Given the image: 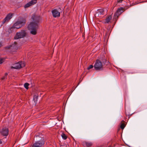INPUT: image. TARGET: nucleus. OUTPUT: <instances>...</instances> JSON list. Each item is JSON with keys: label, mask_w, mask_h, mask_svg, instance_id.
Here are the masks:
<instances>
[{"label": "nucleus", "mask_w": 147, "mask_h": 147, "mask_svg": "<svg viewBox=\"0 0 147 147\" xmlns=\"http://www.w3.org/2000/svg\"><path fill=\"white\" fill-rule=\"evenodd\" d=\"M32 22L28 26V29L30 31V33L34 35L37 34L40 21V17L33 15L31 18Z\"/></svg>", "instance_id": "nucleus-1"}, {"label": "nucleus", "mask_w": 147, "mask_h": 147, "mask_svg": "<svg viewBox=\"0 0 147 147\" xmlns=\"http://www.w3.org/2000/svg\"><path fill=\"white\" fill-rule=\"evenodd\" d=\"M26 23L25 19L21 18L19 20L14 24V26L16 29H19L24 26Z\"/></svg>", "instance_id": "nucleus-2"}, {"label": "nucleus", "mask_w": 147, "mask_h": 147, "mask_svg": "<svg viewBox=\"0 0 147 147\" xmlns=\"http://www.w3.org/2000/svg\"><path fill=\"white\" fill-rule=\"evenodd\" d=\"M94 67L96 70L100 71L103 69V65L102 62L99 59L96 61L94 66Z\"/></svg>", "instance_id": "nucleus-3"}, {"label": "nucleus", "mask_w": 147, "mask_h": 147, "mask_svg": "<svg viewBox=\"0 0 147 147\" xmlns=\"http://www.w3.org/2000/svg\"><path fill=\"white\" fill-rule=\"evenodd\" d=\"M26 33L25 30H22L20 32L16 33L14 37L15 39L20 38L26 36Z\"/></svg>", "instance_id": "nucleus-4"}, {"label": "nucleus", "mask_w": 147, "mask_h": 147, "mask_svg": "<svg viewBox=\"0 0 147 147\" xmlns=\"http://www.w3.org/2000/svg\"><path fill=\"white\" fill-rule=\"evenodd\" d=\"M45 144L44 139L43 138H41L39 141H36L33 144L32 147H41Z\"/></svg>", "instance_id": "nucleus-5"}, {"label": "nucleus", "mask_w": 147, "mask_h": 147, "mask_svg": "<svg viewBox=\"0 0 147 147\" xmlns=\"http://www.w3.org/2000/svg\"><path fill=\"white\" fill-rule=\"evenodd\" d=\"M25 65V64L24 62L21 61L15 63L12 66V68L19 69L24 67Z\"/></svg>", "instance_id": "nucleus-6"}, {"label": "nucleus", "mask_w": 147, "mask_h": 147, "mask_svg": "<svg viewBox=\"0 0 147 147\" xmlns=\"http://www.w3.org/2000/svg\"><path fill=\"white\" fill-rule=\"evenodd\" d=\"M123 8L122 7H120L118 8L116 12L114 14L113 18L116 20L118 16L123 12Z\"/></svg>", "instance_id": "nucleus-7"}, {"label": "nucleus", "mask_w": 147, "mask_h": 147, "mask_svg": "<svg viewBox=\"0 0 147 147\" xmlns=\"http://www.w3.org/2000/svg\"><path fill=\"white\" fill-rule=\"evenodd\" d=\"M53 16L54 18L59 17L60 16V13L59 11L57 9H54L51 11Z\"/></svg>", "instance_id": "nucleus-8"}, {"label": "nucleus", "mask_w": 147, "mask_h": 147, "mask_svg": "<svg viewBox=\"0 0 147 147\" xmlns=\"http://www.w3.org/2000/svg\"><path fill=\"white\" fill-rule=\"evenodd\" d=\"M0 132L3 136H7L8 134L9 130L8 128H4L0 131Z\"/></svg>", "instance_id": "nucleus-9"}, {"label": "nucleus", "mask_w": 147, "mask_h": 147, "mask_svg": "<svg viewBox=\"0 0 147 147\" xmlns=\"http://www.w3.org/2000/svg\"><path fill=\"white\" fill-rule=\"evenodd\" d=\"M105 10L103 9H100L97 11L96 16L98 15L99 17H101V15H103L105 14Z\"/></svg>", "instance_id": "nucleus-10"}, {"label": "nucleus", "mask_w": 147, "mask_h": 147, "mask_svg": "<svg viewBox=\"0 0 147 147\" xmlns=\"http://www.w3.org/2000/svg\"><path fill=\"white\" fill-rule=\"evenodd\" d=\"M12 17V15L11 14H9L5 17V18L2 21V23L4 24L6 22L8 21Z\"/></svg>", "instance_id": "nucleus-11"}, {"label": "nucleus", "mask_w": 147, "mask_h": 147, "mask_svg": "<svg viewBox=\"0 0 147 147\" xmlns=\"http://www.w3.org/2000/svg\"><path fill=\"white\" fill-rule=\"evenodd\" d=\"M112 17L111 16H107L106 18L103 21V23L104 24L108 23L109 22H110V21L111 20Z\"/></svg>", "instance_id": "nucleus-12"}, {"label": "nucleus", "mask_w": 147, "mask_h": 147, "mask_svg": "<svg viewBox=\"0 0 147 147\" xmlns=\"http://www.w3.org/2000/svg\"><path fill=\"white\" fill-rule=\"evenodd\" d=\"M8 48H11V49H14L15 50H17L18 48L17 44L16 42H15L14 44L11 45L10 47H8Z\"/></svg>", "instance_id": "nucleus-13"}, {"label": "nucleus", "mask_w": 147, "mask_h": 147, "mask_svg": "<svg viewBox=\"0 0 147 147\" xmlns=\"http://www.w3.org/2000/svg\"><path fill=\"white\" fill-rule=\"evenodd\" d=\"M16 28H15V26H14L11 27L10 28H9L8 30V32L9 33H11Z\"/></svg>", "instance_id": "nucleus-14"}, {"label": "nucleus", "mask_w": 147, "mask_h": 147, "mask_svg": "<svg viewBox=\"0 0 147 147\" xmlns=\"http://www.w3.org/2000/svg\"><path fill=\"white\" fill-rule=\"evenodd\" d=\"M85 144L87 147H90L92 146V143L91 142H86Z\"/></svg>", "instance_id": "nucleus-15"}, {"label": "nucleus", "mask_w": 147, "mask_h": 147, "mask_svg": "<svg viewBox=\"0 0 147 147\" xmlns=\"http://www.w3.org/2000/svg\"><path fill=\"white\" fill-rule=\"evenodd\" d=\"M31 6L36 4L37 2V0H32L29 2Z\"/></svg>", "instance_id": "nucleus-16"}, {"label": "nucleus", "mask_w": 147, "mask_h": 147, "mask_svg": "<svg viewBox=\"0 0 147 147\" xmlns=\"http://www.w3.org/2000/svg\"><path fill=\"white\" fill-rule=\"evenodd\" d=\"M61 136L63 139L64 140H66L67 138V136L64 134L63 133L61 135Z\"/></svg>", "instance_id": "nucleus-17"}, {"label": "nucleus", "mask_w": 147, "mask_h": 147, "mask_svg": "<svg viewBox=\"0 0 147 147\" xmlns=\"http://www.w3.org/2000/svg\"><path fill=\"white\" fill-rule=\"evenodd\" d=\"M30 6H31V5L30 3L29 2L24 5V8H26L30 7Z\"/></svg>", "instance_id": "nucleus-18"}, {"label": "nucleus", "mask_w": 147, "mask_h": 147, "mask_svg": "<svg viewBox=\"0 0 147 147\" xmlns=\"http://www.w3.org/2000/svg\"><path fill=\"white\" fill-rule=\"evenodd\" d=\"M127 0H117V2L118 3H123V2L126 3Z\"/></svg>", "instance_id": "nucleus-19"}, {"label": "nucleus", "mask_w": 147, "mask_h": 147, "mask_svg": "<svg viewBox=\"0 0 147 147\" xmlns=\"http://www.w3.org/2000/svg\"><path fill=\"white\" fill-rule=\"evenodd\" d=\"M29 85V84L28 83H26L24 84V88L27 89H28V86Z\"/></svg>", "instance_id": "nucleus-20"}, {"label": "nucleus", "mask_w": 147, "mask_h": 147, "mask_svg": "<svg viewBox=\"0 0 147 147\" xmlns=\"http://www.w3.org/2000/svg\"><path fill=\"white\" fill-rule=\"evenodd\" d=\"M125 127V125L124 123H122L121 124V125L120 126V127L121 129H123Z\"/></svg>", "instance_id": "nucleus-21"}, {"label": "nucleus", "mask_w": 147, "mask_h": 147, "mask_svg": "<svg viewBox=\"0 0 147 147\" xmlns=\"http://www.w3.org/2000/svg\"><path fill=\"white\" fill-rule=\"evenodd\" d=\"M4 59L3 58H0V64L2 63L3 62H4Z\"/></svg>", "instance_id": "nucleus-22"}, {"label": "nucleus", "mask_w": 147, "mask_h": 147, "mask_svg": "<svg viewBox=\"0 0 147 147\" xmlns=\"http://www.w3.org/2000/svg\"><path fill=\"white\" fill-rule=\"evenodd\" d=\"M93 67V66L92 65H90L87 68V69L89 70L90 69L92 68Z\"/></svg>", "instance_id": "nucleus-23"}, {"label": "nucleus", "mask_w": 147, "mask_h": 147, "mask_svg": "<svg viewBox=\"0 0 147 147\" xmlns=\"http://www.w3.org/2000/svg\"><path fill=\"white\" fill-rule=\"evenodd\" d=\"M7 78V77H5V76H4L2 78V80H3L5 79H6Z\"/></svg>", "instance_id": "nucleus-24"}, {"label": "nucleus", "mask_w": 147, "mask_h": 147, "mask_svg": "<svg viewBox=\"0 0 147 147\" xmlns=\"http://www.w3.org/2000/svg\"><path fill=\"white\" fill-rule=\"evenodd\" d=\"M7 73H6L5 74V77H7Z\"/></svg>", "instance_id": "nucleus-25"}, {"label": "nucleus", "mask_w": 147, "mask_h": 147, "mask_svg": "<svg viewBox=\"0 0 147 147\" xmlns=\"http://www.w3.org/2000/svg\"><path fill=\"white\" fill-rule=\"evenodd\" d=\"M36 138H39V136H36Z\"/></svg>", "instance_id": "nucleus-26"}, {"label": "nucleus", "mask_w": 147, "mask_h": 147, "mask_svg": "<svg viewBox=\"0 0 147 147\" xmlns=\"http://www.w3.org/2000/svg\"><path fill=\"white\" fill-rule=\"evenodd\" d=\"M2 143V142L1 141V140H0V144H1Z\"/></svg>", "instance_id": "nucleus-27"}, {"label": "nucleus", "mask_w": 147, "mask_h": 147, "mask_svg": "<svg viewBox=\"0 0 147 147\" xmlns=\"http://www.w3.org/2000/svg\"><path fill=\"white\" fill-rule=\"evenodd\" d=\"M1 46H2V44L1 42H0V47Z\"/></svg>", "instance_id": "nucleus-28"}]
</instances>
